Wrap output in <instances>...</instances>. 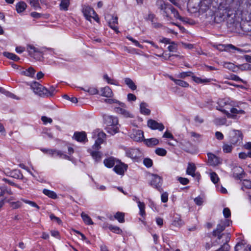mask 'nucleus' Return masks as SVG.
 I'll use <instances>...</instances> for the list:
<instances>
[{
  "instance_id": "obj_59",
  "label": "nucleus",
  "mask_w": 251,
  "mask_h": 251,
  "mask_svg": "<svg viewBox=\"0 0 251 251\" xmlns=\"http://www.w3.org/2000/svg\"><path fill=\"white\" fill-rule=\"evenodd\" d=\"M242 184L243 186L245 188L251 189V181L249 180H244Z\"/></svg>"
},
{
  "instance_id": "obj_61",
  "label": "nucleus",
  "mask_w": 251,
  "mask_h": 251,
  "mask_svg": "<svg viewBox=\"0 0 251 251\" xmlns=\"http://www.w3.org/2000/svg\"><path fill=\"white\" fill-rule=\"evenodd\" d=\"M223 214L225 218H228L230 216L231 213L228 208H225L223 210Z\"/></svg>"
},
{
  "instance_id": "obj_48",
  "label": "nucleus",
  "mask_w": 251,
  "mask_h": 251,
  "mask_svg": "<svg viewBox=\"0 0 251 251\" xmlns=\"http://www.w3.org/2000/svg\"><path fill=\"white\" fill-rule=\"evenodd\" d=\"M0 190L1 192L0 194V196H3L5 193H7L9 195L13 194V192H12L10 189H7L5 187H1Z\"/></svg>"
},
{
  "instance_id": "obj_52",
  "label": "nucleus",
  "mask_w": 251,
  "mask_h": 251,
  "mask_svg": "<svg viewBox=\"0 0 251 251\" xmlns=\"http://www.w3.org/2000/svg\"><path fill=\"white\" fill-rule=\"evenodd\" d=\"M183 224V222L179 217H176L173 221V225L176 226H181Z\"/></svg>"
},
{
  "instance_id": "obj_2",
  "label": "nucleus",
  "mask_w": 251,
  "mask_h": 251,
  "mask_svg": "<svg viewBox=\"0 0 251 251\" xmlns=\"http://www.w3.org/2000/svg\"><path fill=\"white\" fill-rule=\"evenodd\" d=\"M156 4L162 12L163 15L167 18L168 20L172 19V15L174 18L182 20L178 11L171 4L163 0H157Z\"/></svg>"
},
{
  "instance_id": "obj_14",
  "label": "nucleus",
  "mask_w": 251,
  "mask_h": 251,
  "mask_svg": "<svg viewBox=\"0 0 251 251\" xmlns=\"http://www.w3.org/2000/svg\"><path fill=\"white\" fill-rule=\"evenodd\" d=\"M126 155L132 159H136L140 157L141 152L138 149H130L126 151Z\"/></svg>"
},
{
  "instance_id": "obj_18",
  "label": "nucleus",
  "mask_w": 251,
  "mask_h": 251,
  "mask_svg": "<svg viewBox=\"0 0 251 251\" xmlns=\"http://www.w3.org/2000/svg\"><path fill=\"white\" fill-rule=\"evenodd\" d=\"M75 139L80 142H85L87 140L86 134L85 132H75L74 134Z\"/></svg>"
},
{
  "instance_id": "obj_15",
  "label": "nucleus",
  "mask_w": 251,
  "mask_h": 251,
  "mask_svg": "<svg viewBox=\"0 0 251 251\" xmlns=\"http://www.w3.org/2000/svg\"><path fill=\"white\" fill-rule=\"evenodd\" d=\"M99 150V149H93L92 147V149H90L89 151L91 155L96 162H100L102 157V153L98 151Z\"/></svg>"
},
{
  "instance_id": "obj_20",
  "label": "nucleus",
  "mask_w": 251,
  "mask_h": 251,
  "mask_svg": "<svg viewBox=\"0 0 251 251\" xmlns=\"http://www.w3.org/2000/svg\"><path fill=\"white\" fill-rule=\"evenodd\" d=\"M214 123L217 126L226 125V126H229L231 124L232 122H230L227 124V120L225 117L216 118L214 120Z\"/></svg>"
},
{
  "instance_id": "obj_42",
  "label": "nucleus",
  "mask_w": 251,
  "mask_h": 251,
  "mask_svg": "<svg viewBox=\"0 0 251 251\" xmlns=\"http://www.w3.org/2000/svg\"><path fill=\"white\" fill-rule=\"evenodd\" d=\"M155 152L159 156H164L167 154L166 150L161 148H157L155 150Z\"/></svg>"
},
{
  "instance_id": "obj_53",
  "label": "nucleus",
  "mask_w": 251,
  "mask_h": 251,
  "mask_svg": "<svg viewBox=\"0 0 251 251\" xmlns=\"http://www.w3.org/2000/svg\"><path fill=\"white\" fill-rule=\"evenodd\" d=\"M170 45L168 47V49L170 52L176 51L177 50V45L174 42H172Z\"/></svg>"
},
{
  "instance_id": "obj_39",
  "label": "nucleus",
  "mask_w": 251,
  "mask_h": 251,
  "mask_svg": "<svg viewBox=\"0 0 251 251\" xmlns=\"http://www.w3.org/2000/svg\"><path fill=\"white\" fill-rule=\"evenodd\" d=\"M223 66L225 68L228 69L229 70L233 71L236 67L234 64L229 62H224L222 64Z\"/></svg>"
},
{
  "instance_id": "obj_55",
  "label": "nucleus",
  "mask_w": 251,
  "mask_h": 251,
  "mask_svg": "<svg viewBox=\"0 0 251 251\" xmlns=\"http://www.w3.org/2000/svg\"><path fill=\"white\" fill-rule=\"evenodd\" d=\"M22 201L30 205L32 207H36L37 209H39L40 208L39 206L35 202L32 201H30L25 199H22Z\"/></svg>"
},
{
  "instance_id": "obj_8",
  "label": "nucleus",
  "mask_w": 251,
  "mask_h": 251,
  "mask_svg": "<svg viewBox=\"0 0 251 251\" xmlns=\"http://www.w3.org/2000/svg\"><path fill=\"white\" fill-rule=\"evenodd\" d=\"M32 88L35 93L41 97H47V89L37 82H35L32 85Z\"/></svg>"
},
{
  "instance_id": "obj_1",
  "label": "nucleus",
  "mask_w": 251,
  "mask_h": 251,
  "mask_svg": "<svg viewBox=\"0 0 251 251\" xmlns=\"http://www.w3.org/2000/svg\"><path fill=\"white\" fill-rule=\"evenodd\" d=\"M247 104L245 102L233 103L229 108V111L225 109H218L219 111L225 114L227 118L233 120H238L240 116L246 114L245 109Z\"/></svg>"
},
{
  "instance_id": "obj_23",
  "label": "nucleus",
  "mask_w": 251,
  "mask_h": 251,
  "mask_svg": "<svg viewBox=\"0 0 251 251\" xmlns=\"http://www.w3.org/2000/svg\"><path fill=\"white\" fill-rule=\"evenodd\" d=\"M115 162L116 159L113 157H109L105 159L103 161L104 165L109 168L113 167L115 165Z\"/></svg>"
},
{
  "instance_id": "obj_11",
  "label": "nucleus",
  "mask_w": 251,
  "mask_h": 251,
  "mask_svg": "<svg viewBox=\"0 0 251 251\" xmlns=\"http://www.w3.org/2000/svg\"><path fill=\"white\" fill-rule=\"evenodd\" d=\"M226 227V226L224 223L221 222L217 226V228L213 231V235L217 237L218 240H220L221 238L224 236V234H221Z\"/></svg>"
},
{
  "instance_id": "obj_46",
  "label": "nucleus",
  "mask_w": 251,
  "mask_h": 251,
  "mask_svg": "<svg viewBox=\"0 0 251 251\" xmlns=\"http://www.w3.org/2000/svg\"><path fill=\"white\" fill-rule=\"evenodd\" d=\"M28 1L29 2L30 5L34 7V9H37L40 8L38 0H28Z\"/></svg>"
},
{
  "instance_id": "obj_31",
  "label": "nucleus",
  "mask_w": 251,
  "mask_h": 251,
  "mask_svg": "<svg viewBox=\"0 0 251 251\" xmlns=\"http://www.w3.org/2000/svg\"><path fill=\"white\" fill-rule=\"evenodd\" d=\"M174 140L177 143H179L181 146L184 147H187L190 144L189 141L187 140L184 139L183 137H181L180 136L177 139H175Z\"/></svg>"
},
{
  "instance_id": "obj_63",
  "label": "nucleus",
  "mask_w": 251,
  "mask_h": 251,
  "mask_svg": "<svg viewBox=\"0 0 251 251\" xmlns=\"http://www.w3.org/2000/svg\"><path fill=\"white\" fill-rule=\"evenodd\" d=\"M194 201L196 204L198 205H201L203 203V200L200 197H198L194 199Z\"/></svg>"
},
{
  "instance_id": "obj_50",
  "label": "nucleus",
  "mask_w": 251,
  "mask_h": 251,
  "mask_svg": "<svg viewBox=\"0 0 251 251\" xmlns=\"http://www.w3.org/2000/svg\"><path fill=\"white\" fill-rule=\"evenodd\" d=\"M210 179L214 184L217 183L219 180L218 175L215 172L210 173Z\"/></svg>"
},
{
  "instance_id": "obj_10",
  "label": "nucleus",
  "mask_w": 251,
  "mask_h": 251,
  "mask_svg": "<svg viewBox=\"0 0 251 251\" xmlns=\"http://www.w3.org/2000/svg\"><path fill=\"white\" fill-rule=\"evenodd\" d=\"M127 168V165L119 161V163L114 166L113 170L118 175L123 176L125 172L126 171Z\"/></svg>"
},
{
  "instance_id": "obj_34",
  "label": "nucleus",
  "mask_w": 251,
  "mask_h": 251,
  "mask_svg": "<svg viewBox=\"0 0 251 251\" xmlns=\"http://www.w3.org/2000/svg\"><path fill=\"white\" fill-rule=\"evenodd\" d=\"M80 89L84 91L87 92L90 95H95L98 94V90H97V89L93 87H90L85 88H81Z\"/></svg>"
},
{
  "instance_id": "obj_38",
  "label": "nucleus",
  "mask_w": 251,
  "mask_h": 251,
  "mask_svg": "<svg viewBox=\"0 0 251 251\" xmlns=\"http://www.w3.org/2000/svg\"><path fill=\"white\" fill-rule=\"evenodd\" d=\"M70 4V0H61L60 7L61 10H67Z\"/></svg>"
},
{
  "instance_id": "obj_3",
  "label": "nucleus",
  "mask_w": 251,
  "mask_h": 251,
  "mask_svg": "<svg viewBox=\"0 0 251 251\" xmlns=\"http://www.w3.org/2000/svg\"><path fill=\"white\" fill-rule=\"evenodd\" d=\"M105 123L106 125V130L112 135H114L119 131V121L117 117L113 116H105L104 117Z\"/></svg>"
},
{
  "instance_id": "obj_37",
  "label": "nucleus",
  "mask_w": 251,
  "mask_h": 251,
  "mask_svg": "<svg viewBox=\"0 0 251 251\" xmlns=\"http://www.w3.org/2000/svg\"><path fill=\"white\" fill-rule=\"evenodd\" d=\"M21 73L26 76H32L35 73V70L33 68L29 67L28 69L23 71Z\"/></svg>"
},
{
  "instance_id": "obj_47",
  "label": "nucleus",
  "mask_w": 251,
  "mask_h": 251,
  "mask_svg": "<svg viewBox=\"0 0 251 251\" xmlns=\"http://www.w3.org/2000/svg\"><path fill=\"white\" fill-rule=\"evenodd\" d=\"M224 11H225V13H224L223 12L221 13L220 11L219 14H217L216 16L217 18H220V22L225 20L226 19V18L228 16V14H226V10H224Z\"/></svg>"
},
{
  "instance_id": "obj_5",
  "label": "nucleus",
  "mask_w": 251,
  "mask_h": 251,
  "mask_svg": "<svg viewBox=\"0 0 251 251\" xmlns=\"http://www.w3.org/2000/svg\"><path fill=\"white\" fill-rule=\"evenodd\" d=\"M243 139V135L238 130L233 129L230 133V142L231 144L236 145L240 144Z\"/></svg>"
},
{
  "instance_id": "obj_9",
  "label": "nucleus",
  "mask_w": 251,
  "mask_h": 251,
  "mask_svg": "<svg viewBox=\"0 0 251 251\" xmlns=\"http://www.w3.org/2000/svg\"><path fill=\"white\" fill-rule=\"evenodd\" d=\"M162 183V179L160 176L157 175H152V178L150 182L152 186L161 192L162 190L161 188Z\"/></svg>"
},
{
  "instance_id": "obj_58",
  "label": "nucleus",
  "mask_w": 251,
  "mask_h": 251,
  "mask_svg": "<svg viewBox=\"0 0 251 251\" xmlns=\"http://www.w3.org/2000/svg\"><path fill=\"white\" fill-rule=\"evenodd\" d=\"M104 101L106 103H109V104H112V103H117L119 105V102L120 101L115 100V99H107L104 100Z\"/></svg>"
},
{
  "instance_id": "obj_44",
  "label": "nucleus",
  "mask_w": 251,
  "mask_h": 251,
  "mask_svg": "<svg viewBox=\"0 0 251 251\" xmlns=\"http://www.w3.org/2000/svg\"><path fill=\"white\" fill-rule=\"evenodd\" d=\"M103 79L105 80L108 84L118 85L117 82L110 78L107 74L104 75Z\"/></svg>"
},
{
  "instance_id": "obj_51",
  "label": "nucleus",
  "mask_w": 251,
  "mask_h": 251,
  "mask_svg": "<svg viewBox=\"0 0 251 251\" xmlns=\"http://www.w3.org/2000/svg\"><path fill=\"white\" fill-rule=\"evenodd\" d=\"M176 84L181 86L182 87L186 88L189 87V84L187 82L180 79H177L176 82Z\"/></svg>"
},
{
  "instance_id": "obj_21",
  "label": "nucleus",
  "mask_w": 251,
  "mask_h": 251,
  "mask_svg": "<svg viewBox=\"0 0 251 251\" xmlns=\"http://www.w3.org/2000/svg\"><path fill=\"white\" fill-rule=\"evenodd\" d=\"M196 170V167L194 163L188 164L187 170L186 173L189 175H191L193 177H195L197 176V174H195V171Z\"/></svg>"
},
{
  "instance_id": "obj_7",
  "label": "nucleus",
  "mask_w": 251,
  "mask_h": 251,
  "mask_svg": "<svg viewBox=\"0 0 251 251\" xmlns=\"http://www.w3.org/2000/svg\"><path fill=\"white\" fill-rule=\"evenodd\" d=\"M82 12L86 19L88 21H91V18L94 19L96 21H99V18L94 10V9L90 6H84L83 8Z\"/></svg>"
},
{
  "instance_id": "obj_24",
  "label": "nucleus",
  "mask_w": 251,
  "mask_h": 251,
  "mask_svg": "<svg viewBox=\"0 0 251 251\" xmlns=\"http://www.w3.org/2000/svg\"><path fill=\"white\" fill-rule=\"evenodd\" d=\"M148 107V105L147 103L144 102H141L140 105V112L142 114H144L146 115H150L151 113V110L147 108Z\"/></svg>"
},
{
  "instance_id": "obj_54",
  "label": "nucleus",
  "mask_w": 251,
  "mask_h": 251,
  "mask_svg": "<svg viewBox=\"0 0 251 251\" xmlns=\"http://www.w3.org/2000/svg\"><path fill=\"white\" fill-rule=\"evenodd\" d=\"M143 163L145 166L150 168L152 165V161L150 158H146L144 159Z\"/></svg>"
},
{
  "instance_id": "obj_60",
  "label": "nucleus",
  "mask_w": 251,
  "mask_h": 251,
  "mask_svg": "<svg viewBox=\"0 0 251 251\" xmlns=\"http://www.w3.org/2000/svg\"><path fill=\"white\" fill-rule=\"evenodd\" d=\"M192 73L191 72H182L180 73L178 75L177 77L181 78H184L186 76H188L190 75V74Z\"/></svg>"
},
{
  "instance_id": "obj_17",
  "label": "nucleus",
  "mask_w": 251,
  "mask_h": 251,
  "mask_svg": "<svg viewBox=\"0 0 251 251\" xmlns=\"http://www.w3.org/2000/svg\"><path fill=\"white\" fill-rule=\"evenodd\" d=\"M218 103L220 107L219 109H225L227 110L229 109L233 102L229 101L228 100L222 99L220 100Z\"/></svg>"
},
{
  "instance_id": "obj_29",
  "label": "nucleus",
  "mask_w": 251,
  "mask_h": 251,
  "mask_svg": "<svg viewBox=\"0 0 251 251\" xmlns=\"http://www.w3.org/2000/svg\"><path fill=\"white\" fill-rule=\"evenodd\" d=\"M243 172L242 168L239 166H236L233 169V176L235 177H240Z\"/></svg>"
},
{
  "instance_id": "obj_27",
  "label": "nucleus",
  "mask_w": 251,
  "mask_h": 251,
  "mask_svg": "<svg viewBox=\"0 0 251 251\" xmlns=\"http://www.w3.org/2000/svg\"><path fill=\"white\" fill-rule=\"evenodd\" d=\"M125 82L128 86V87L131 90H135L136 89V85L130 78H126L125 79Z\"/></svg>"
},
{
  "instance_id": "obj_62",
  "label": "nucleus",
  "mask_w": 251,
  "mask_h": 251,
  "mask_svg": "<svg viewBox=\"0 0 251 251\" xmlns=\"http://www.w3.org/2000/svg\"><path fill=\"white\" fill-rule=\"evenodd\" d=\"M161 201L163 202H166L168 200V194L165 192L162 194L161 196Z\"/></svg>"
},
{
  "instance_id": "obj_4",
  "label": "nucleus",
  "mask_w": 251,
  "mask_h": 251,
  "mask_svg": "<svg viewBox=\"0 0 251 251\" xmlns=\"http://www.w3.org/2000/svg\"><path fill=\"white\" fill-rule=\"evenodd\" d=\"M114 110L116 113L126 118H134L133 114L127 110L126 104L123 102H119V106H115Z\"/></svg>"
},
{
  "instance_id": "obj_13",
  "label": "nucleus",
  "mask_w": 251,
  "mask_h": 251,
  "mask_svg": "<svg viewBox=\"0 0 251 251\" xmlns=\"http://www.w3.org/2000/svg\"><path fill=\"white\" fill-rule=\"evenodd\" d=\"M130 137L135 141H142L144 138L143 131L139 129H134Z\"/></svg>"
},
{
  "instance_id": "obj_64",
  "label": "nucleus",
  "mask_w": 251,
  "mask_h": 251,
  "mask_svg": "<svg viewBox=\"0 0 251 251\" xmlns=\"http://www.w3.org/2000/svg\"><path fill=\"white\" fill-rule=\"evenodd\" d=\"M179 182L183 185H186L189 182V180L186 178L179 177L178 179Z\"/></svg>"
},
{
  "instance_id": "obj_6",
  "label": "nucleus",
  "mask_w": 251,
  "mask_h": 251,
  "mask_svg": "<svg viewBox=\"0 0 251 251\" xmlns=\"http://www.w3.org/2000/svg\"><path fill=\"white\" fill-rule=\"evenodd\" d=\"M97 136L98 138L95 141V144L93 146V149H100V145L103 143V140L106 136V134L102 131L96 130L93 132V137Z\"/></svg>"
},
{
  "instance_id": "obj_35",
  "label": "nucleus",
  "mask_w": 251,
  "mask_h": 251,
  "mask_svg": "<svg viewBox=\"0 0 251 251\" xmlns=\"http://www.w3.org/2000/svg\"><path fill=\"white\" fill-rule=\"evenodd\" d=\"M3 54L5 56H6L7 58L10 59L14 61H18L19 60V57L16 55V54L8 52H3Z\"/></svg>"
},
{
  "instance_id": "obj_33",
  "label": "nucleus",
  "mask_w": 251,
  "mask_h": 251,
  "mask_svg": "<svg viewBox=\"0 0 251 251\" xmlns=\"http://www.w3.org/2000/svg\"><path fill=\"white\" fill-rule=\"evenodd\" d=\"M27 50L29 52V54L31 55L33 54L34 53L39 52L41 51V50L40 49L36 48L32 45H27Z\"/></svg>"
},
{
  "instance_id": "obj_26",
  "label": "nucleus",
  "mask_w": 251,
  "mask_h": 251,
  "mask_svg": "<svg viewBox=\"0 0 251 251\" xmlns=\"http://www.w3.org/2000/svg\"><path fill=\"white\" fill-rule=\"evenodd\" d=\"M27 5L24 1L18 2L16 5V10L18 13L23 12L26 8Z\"/></svg>"
},
{
  "instance_id": "obj_57",
  "label": "nucleus",
  "mask_w": 251,
  "mask_h": 251,
  "mask_svg": "<svg viewBox=\"0 0 251 251\" xmlns=\"http://www.w3.org/2000/svg\"><path fill=\"white\" fill-rule=\"evenodd\" d=\"M55 93V88L53 86H51L49 89H47V97L52 96Z\"/></svg>"
},
{
  "instance_id": "obj_56",
  "label": "nucleus",
  "mask_w": 251,
  "mask_h": 251,
  "mask_svg": "<svg viewBox=\"0 0 251 251\" xmlns=\"http://www.w3.org/2000/svg\"><path fill=\"white\" fill-rule=\"evenodd\" d=\"M11 206L13 209H17L20 207L22 206V203L20 201H17L16 202H11L10 203Z\"/></svg>"
},
{
  "instance_id": "obj_19",
  "label": "nucleus",
  "mask_w": 251,
  "mask_h": 251,
  "mask_svg": "<svg viewBox=\"0 0 251 251\" xmlns=\"http://www.w3.org/2000/svg\"><path fill=\"white\" fill-rule=\"evenodd\" d=\"M101 96L107 98L112 97L113 95V92L108 86H106L103 88H101L100 89Z\"/></svg>"
},
{
  "instance_id": "obj_32",
  "label": "nucleus",
  "mask_w": 251,
  "mask_h": 251,
  "mask_svg": "<svg viewBox=\"0 0 251 251\" xmlns=\"http://www.w3.org/2000/svg\"><path fill=\"white\" fill-rule=\"evenodd\" d=\"M43 192L45 195L51 199H54L57 198V195L53 191L45 189L43 190Z\"/></svg>"
},
{
  "instance_id": "obj_25",
  "label": "nucleus",
  "mask_w": 251,
  "mask_h": 251,
  "mask_svg": "<svg viewBox=\"0 0 251 251\" xmlns=\"http://www.w3.org/2000/svg\"><path fill=\"white\" fill-rule=\"evenodd\" d=\"M193 80L197 83H207L211 81V79L208 78H201L196 76H192Z\"/></svg>"
},
{
  "instance_id": "obj_49",
  "label": "nucleus",
  "mask_w": 251,
  "mask_h": 251,
  "mask_svg": "<svg viewBox=\"0 0 251 251\" xmlns=\"http://www.w3.org/2000/svg\"><path fill=\"white\" fill-rule=\"evenodd\" d=\"M108 228L111 231L117 234H120L122 231V230L117 226L110 225Z\"/></svg>"
},
{
  "instance_id": "obj_41",
  "label": "nucleus",
  "mask_w": 251,
  "mask_h": 251,
  "mask_svg": "<svg viewBox=\"0 0 251 251\" xmlns=\"http://www.w3.org/2000/svg\"><path fill=\"white\" fill-rule=\"evenodd\" d=\"M40 150L43 153L48 154L51 157H54V149L41 148V149H40Z\"/></svg>"
},
{
  "instance_id": "obj_12",
  "label": "nucleus",
  "mask_w": 251,
  "mask_h": 251,
  "mask_svg": "<svg viewBox=\"0 0 251 251\" xmlns=\"http://www.w3.org/2000/svg\"><path fill=\"white\" fill-rule=\"evenodd\" d=\"M148 126L152 129H158L159 131H162L164 128V126L162 123L151 119L148 120Z\"/></svg>"
},
{
  "instance_id": "obj_28",
  "label": "nucleus",
  "mask_w": 251,
  "mask_h": 251,
  "mask_svg": "<svg viewBox=\"0 0 251 251\" xmlns=\"http://www.w3.org/2000/svg\"><path fill=\"white\" fill-rule=\"evenodd\" d=\"M81 217L84 222V223L89 225H92L94 224L91 218L87 214L82 212L81 214Z\"/></svg>"
},
{
  "instance_id": "obj_40",
  "label": "nucleus",
  "mask_w": 251,
  "mask_h": 251,
  "mask_svg": "<svg viewBox=\"0 0 251 251\" xmlns=\"http://www.w3.org/2000/svg\"><path fill=\"white\" fill-rule=\"evenodd\" d=\"M230 49L237 50L240 52H243V50L241 49L238 48L232 44H227L225 46L224 50H229Z\"/></svg>"
},
{
  "instance_id": "obj_36",
  "label": "nucleus",
  "mask_w": 251,
  "mask_h": 251,
  "mask_svg": "<svg viewBox=\"0 0 251 251\" xmlns=\"http://www.w3.org/2000/svg\"><path fill=\"white\" fill-rule=\"evenodd\" d=\"M114 217L121 223L125 222V214L124 213L117 212L115 215Z\"/></svg>"
},
{
  "instance_id": "obj_43",
  "label": "nucleus",
  "mask_w": 251,
  "mask_h": 251,
  "mask_svg": "<svg viewBox=\"0 0 251 251\" xmlns=\"http://www.w3.org/2000/svg\"><path fill=\"white\" fill-rule=\"evenodd\" d=\"M232 149V144H224L223 146V151L225 153H230L231 152Z\"/></svg>"
},
{
  "instance_id": "obj_16",
  "label": "nucleus",
  "mask_w": 251,
  "mask_h": 251,
  "mask_svg": "<svg viewBox=\"0 0 251 251\" xmlns=\"http://www.w3.org/2000/svg\"><path fill=\"white\" fill-rule=\"evenodd\" d=\"M207 156L208 163L210 165L215 166L220 163L219 158L214 154L208 153Z\"/></svg>"
},
{
  "instance_id": "obj_22",
  "label": "nucleus",
  "mask_w": 251,
  "mask_h": 251,
  "mask_svg": "<svg viewBox=\"0 0 251 251\" xmlns=\"http://www.w3.org/2000/svg\"><path fill=\"white\" fill-rule=\"evenodd\" d=\"M145 144L149 147H152L159 144V140L155 138L145 139L144 140Z\"/></svg>"
},
{
  "instance_id": "obj_30",
  "label": "nucleus",
  "mask_w": 251,
  "mask_h": 251,
  "mask_svg": "<svg viewBox=\"0 0 251 251\" xmlns=\"http://www.w3.org/2000/svg\"><path fill=\"white\" fill-rule=\"evenodd\" d=\"M138 203V206L140 209V214L141 216H142L143 217L145 216L146 215L145 213V205L144 202H141L140 201H137Z\"/></svg>"
},
{
  "instance_id": "obj_45",
  "label": "nucleus",
  "mask_w": 251,
  "mask_h": 251,
  "mask_svg": "<svg viewBox=\"0 0 251 251\" xmlns=\"http://www.w3.org/2000/svg\"><path fill=\"white\" fill-rule=\"evenodd\" d=\"M235 251H245V244L240 242L237 243L235 248Z\"/></svg>"
}]
</instances>
